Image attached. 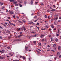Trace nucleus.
<instances>
[{
    "instance_id": "47",
    "label": "nucleus",
    "mask_w": 61,
    "mask_h": 61,
    "mask_svg": "<svg viewBox=\"0 0 61 61\" xmlns=\"http://www.w3.org/2000/svg\"><path fill=\"white\" fill-rule=\"evenodd\" d=\"M10 18H11V17H8V19H10Z\"/></svg>"
},
{
    "instance_id": "30",
    "label": "nucleus",
    "mask_w": 61,
    "mask_h": 61,
    "mask_svg": "<svg viewBox=\"0 0 61 61\" xmlns=\"http://www.w3.org/2000/svg\"><path fill=\"white\" fill-rule=\"evenodd\" d=\"M39 25V23H38V22H37V23L36 25Z\"/></svg>"
},
{
    "instance_id": "15",
    "label": "nucleus",
    "mask_w": 61,
    "mask_h": 61,
    "mask_svg": "<svg viewBox=\"0 0 61 61\" xmlns=\"http://www.w3.org/2000/svg\"><path fill=\"white\" fill-rule=\"evenodd\" d=\"M18 22H19V23H21V24H23V22H21V21L18 20Z\"/></svg>"
},
{
    "instance_id": "16",
    "label": "nucleus",
    "mask_w": 61,
    "mask_h": 61,
    "mask_svg": "<svg viewBox=\"0 0 61 61\" xmlns=\"http://www.w3.org/2000/svg\"><path fill=\"white\" fill-rule=\"evenodd\" d=\"M55 41L56 42H57L58 41V39L56 38L55 39Z\"/></svg>"
},
{
    "instance_id": "21",
    "label": "nucleus",
    "mask_w": 61,
    "mask_h": 61,
    "mask_svg": "<svg viewBox=\"0 0 61 61\" xmlns=\"http://www.w3.org/2000/svg\"><path fill=\"white\" fill-rule=\"evenodd\" d=\"M54 24L55 25H56V21H55L54 22Z\"/></svg>"
},
{
    "instance_id": "38",
    "label": "nucleus",
    "mask_w": 61,
    "mask_h": 61,
    "mask_svg": "<svg viewBox=\"0 0 61 61\" xmlns=\"http://www.w3.org/2000/svg\"><path fill=\"white\" fill-rule=\"evenodd\" d=\"M50 16H48V19H50Z\"/></svg>"
},
{
    "instance_id": "10",
    "label": "nucleus",
    "mask_w": 61,
    "mask_h": 61,
    "mask_svg": "<svg viewBox=\"0 0 61 61\" xmlns=\"http://www.w3.org/2000/svg\"><path fill=\"white\" fill-rule=\"evenodd\" d=\"M60 55V53L59 52H58L57 53V55L59 56Z\"/></svg>"
},
{
    "instance_id": "25",
    "label": "nucleus",
    "mask_w": 61,
    "mask_h": 61,
    "mask_svg": "<svg viewBox=\"0 0 61 61\" xmlns=\"http://www.w3.org/2000/svg\"><path fill=\"white\" fill-rule=\"evenodd\" d=\"M45 18H47V15H45Z\"/></svg>"
},
{
    "instance_id": "63",
    "label": "nucleus",
    "mask_w": 61,
    "mask_h": 61,
    "mask_svg": "<svg viewBox=\"0 0 61 61\" xmlns=\"http://www.w3.org/2000/svg\"><path fill=\"white\" fill-rule=\"evenodd\" d=\"M39 45H40V46H41V43H40Z\"/></svg>"
},
{
    "instance_id": "40",
    "label": "nucleus",
    "mask_w": 61,
    "mask_h": 61,
    "mask_svg": "<svg viewBox=\"0 0 61 61\" xmlns=\"http://www.w3.org/2000/svg\"><path fill=\"white\" fill-rule=\"evenodd\" d=\"M13 18H15V15H13Z\"/></svg>"
},
{
    "instance_id": "19",
    "label": "nucleus",
    "mask_w": 61,
    "mask_h": 61,
    "mask_svg": "<svg viewBox=\"0 0 61 61\" xmlns=\"http://www.w3.org/2000/svg\"><path fill=\"white\" fill-rule=\"evenodd\" d=\"M16 11V12H17V13H18V10H15Z\"/></svg>"
},
{
    "instance_id": "64",
    "label": "nucleus",
    "mask_w": 61,
    "mask_h": 61,
    "mask_svg": "<svg viewBox=\"0 0 61 61\" xmlns=\"http://www.w3.org/2000/svg\"><path fill=\"white\" fill-rule=\"evenodd\" d=\"M51 40L52 41H53V38H51Z\"/></svg>"
},
{
    "instance_id": "22",
    "label": "nucleus",
    "mask_w": 61,
    "mask_h": 61,
    "mask_svg": "<svg viewBox=\"0 0 61 61\" xmlns=\"http://www.w3.org/2000/svg\"><path fill=\"white\" fill-rule=\"evenodd\" d=\"M36 36H37V35H33V37H36Z\"/></svg>"
},
{
    "instance_id": "17",
    "label": "nucleus",
    "mask_w": 61,
    "mask_h": 61,
    "mask_svg": "<svg viewBox=\"0 0 61 61\" xmlns=\"http://www.w3.org/2000/svg\"><path fill=\"white\" fill-rule=\"evenodd\" d=\"M3 25L5 27H6V25L5 24H4Z\"/></svg>"
},
{
    "instance_id": "35",
    "label": "nucleus",
    "mask_w": 61,
    "mask_h": 61,
    "mask_svg": "<svg viewBox=\"0 0 61 61\" xmlns=\"http://www.w3.org/2000/svg\"><path fill=\"white\" fill-rule=\"evenodd\" d=\"M7 48H8V49H10V47H7Z\"/></svg>"
},
{
    "instance_id": "53",
    "label": "nucleus",
    "mask_w": 61,
    "mask_h": 61,
    "mask_svg": "<svg viewBox=\"0 0 61 61\" xmlns=\"http://www.w3.org/2000/svg\"><path fill=\"white\" fill-rule=\"evenodd\" d=\"M16 18L17 19H18L19 18V17L18 16H17Z\"/></svg>"
},
{
    "instance_id": "9",
    "label": "nucleus",
    "mask_w": 61,
    "mask_h": 61,
    "mask_svg": "<svg viewBox=\"0 0 61 61\" xmlns=\"http://www.w3.org/2000/svg\"><path fill=\"white\" fill-rule=\"evenodd\" d=\"M22 36H23V35H20L18 36V38H20V37Z\"/></svg>"
},
{
    "instance_id": "44",
    "label": "nucleus",
    "mask_w": 61,
    "mask_h": 61,
    "mask_svg": "<svg viewBox=\"0 0 61 61\" xmlns=\"http://www.w3.org/2000/svg\"><path fill=\"white\" fill-rule=\"evenodd\" d=\"M22 21L24 22V23H25V22H26L25 21V20H22Z\"/></svg>"
},
{
    "instance_id": "57",
    "label": "nucleus",
    "mask_w": 61,
    "mask_h": 61,
    "mask_svg": "<svg viewBox=\"0 0 61 61\" xmlns=\"http://www.w3.org/2000/svg\"><path fill=\"white\" fill-rule=\"evenodd\" d=\"M38 3V2H35V3L36 4H37Z\"/></svg>"
},
{
    "instance_id": "37",
    "label": "nucleus",
    "mask_w": 61,
    "mask_h": 61,
    "mask_svg": "<svg viewBox=\"0 0 61 61\" xmlns=\"http://www.w3.org/2000/svg\"><path fill=\"white\" fill-rule=\"evenodd\" d=\"M44 41L45 40L44 39H43L42 40V42H43V41Z\"/></svg>"
},
{
    "instance_id": "31",
    "label": "nucleus",
    "mask_w": 61,
    "mask_h": 61,
    "mask_svg": "<svg viewBox=\"0 0 61 61\" xmlns=\"http://www.w3.org/2000/svg\"><path fill=\"white\" fill-rule=\"evenodd\" d=\"M37 17V16H35L34 17V18H36Z\"/></svg>"
},
{
    "instance_id": "50",
    "label": "nucleus",
    "mask_w": 61,
    "mask_h": 61,
    "mask_svg": "<svg viewBox=\"0 0 61 61\" xmlns=\"http://www.w3.org/2000/svg\"><path fill=\"white\" fill-rule=\"evenodd\" d=\"M1 59H4V57H2V58H1Z\"/></svg>"
},
{
    "instance_id": "55",
    "label": "nucleus",
    "mask_w": 61,
    "mask_h": 61,
    "mask_svg": "<svg viewBox=\"0 0 61 61\" xmlns=\"http://www.w3.org/2000/svg\"><path fill=\"white\" fill-rule=\"evenodd\" d=\"M14 42H15V41H17L16 40H14Z\"/></svg>"
},
{
    "instance_id": "23",
    "label": "nucleus",
    "mask_w": 61,
    "mask_h": 61,
    "mask_svg": "<svg viewBox=\"0 0 61 61\" xmlns=\"http://www.w3.org/2000/svg\"><path fill=\"white\" fill-rule=\"evenodd\" d=\"M51 51L52 52H53V53H54V52H55V51H54L53 50H52Z\"/></svg>"
},
{
    "instance_id": "58",
    "label": "nucleus",
    "mask_w": 61,
    "mask_h": 61,
    "mask_svg": "<svg viewBox=\"0 0 61 61\" xmlns=\"http://www.w3.org/2000/svg\"><path fill=\"white\" fill-rule=\"evenodd\" d=\"M7 57H9V56H7Z\"/></svg>"
},
{
    "instance_id": "41",
    "label": "nucleus",
    "mask_w": 61,
    "mask_h": 61,
    "mask_svg": "<svg viewBox=\"0 0 61 61\" xmlns=\"http://www.w3.org/2000/svg\"><path fill=\"white\" fill-rule=\"evenodd\" d=\"M6 13H7V12H8V10H7V9L6 10Z\"/></svg>"
},
{
    "instance_id": "1",
    "label": "nucleus",
    "mask_w": 61,
    "mask_h": 61,
    "mask_svg": "<svg viewBox=\"0 0 61 61\" xmlns=\"http://www.w3.org/2000/svg\"><path fill=\"white\" fill-rule=\"evenodd\" d=\"M13 13V12L12 11H9V14L10 15H12Z\"/></svg>"
},
{
    "instance_id": "3",
    "label": "nucleus",
    "mask_w": 61,
    "mask_h": 61,
    "mask_svg": "<svg viewBox=\"0 0 61 61\" xmlns=\"http://www.w3.org/2000/svg\"><path fill=\"white\" fill-rule=\"evenodd\" d=\"M10 2H13L14 4H15V1L14 0H10Z\"/></svg>"
},
{
    "instance_id": "12",
    "label": "nucleus",
    "mask_w": 61,
    "mask_h": 61,
    "mask_svg": "<svg viewBox=\"0 0 61 61\" xmlns=\"http://www.w3.org/2000/svg\"><path fill=\"white\" fill-rule=\"evenodd\" d=\"M31 5H32V4H33V0H31Z\"/></svg>"
},
{
    "instance_id": "56",
    "label": "nucleus",
    "mask_w": 61,
    "mask_h": 61,
    "mask_svg": "<svg viewBox=\"0 0 61 61\" xmlns=\"http://www.w3.org/2000/svg\"><path fill=\"white\" fill-rule=\"evenodd\" d=\"M37 20H36L34 21V22H37Z\"/></svg>"
},
{
    "instance_id": "18",
    "label": "nucleus",
    "mask_w": 61,
    "mask_h": 61,
    "mask_svg": "<svg viewBox=\"0 0 61 61\" xmlns=\"http://www.w3.org/2000/svg\"><path fill=\"white\" fill-rule=\"evenodd\" d=\"M20 28H18L17 29V31H20Z\"/></svg>"
},
{
    "instance_id": "32",
    "label": "nucleus",
    "mask_w": 61,
    "mask_h": 61,
    "mask_svg": "<svg viewBox=\"0 0 61 61\" xmlns=\"http://www.w3.org/2000/svg\"><path fill=\"white\" fill-rule=\"evenodd\" d=\"M0 4H1V5H3L4 4V3H2L1 2H0Z\"/></svg>"
},
{
    "instance_id": "27",
    "label": "nucleus",
    "mask_w": 61,
    "mask_h": 61,
    "mask_svg": "<svg viewBox=\"0 0 61 61\" xmlns=\"http://www.w3.org/2000/svg\"><path fill=\"white\" fill-rule=\"evenodd\" d=\"M18 4H15V6H18Z\"/></svg>"
},
{
    "instance_id": "61",
    "label": "nucleus",
    "mask_w": 61,
    "mask_h": 61,
    "mask_svg": "<svg viewBox=\"0 0 61 61\" xmlns=\"http://www.w3.org/2000/svg\"><path fill=\"white\" fill-rule=\"evenodd\" d=\"M6 21H9V20L7 19L6 20Z\"/></svg>"
},
{
    "instance_id": "24",
    "label": "nucleus",
    "mask_w": 61,
    "mask_h": 61,
    "mask_svg": "<svg viewBox=\"0 0 61 61\" xmlns=\"http://www.w3.org/2000/svg\"><path fill=\"white\" fill-rule=\"evenodd\" d=\"M51 27L52 28H54V26H53V25H51Z\"/></svg>"
},
{
    "instance_id": "33",
    "label": "nucleus",
    "mask_w": 61,
    "mask_h": 61,
    "mask_svg": "<svg viewBox=\"0 0 61 61\" xmlns=\"http://www.w3.org/2000/svg\"><path fill=\"white\" fill-rule=\"evenodd\" d=\"M45 27H46V28H48V27H47V25L45 26Z\"/></svg>"
},
{
    "instance_id": "43",
    "label": "nucleus",
    "mask_w": 61,
    "mask_h": 61,
    "mask_svg": "<svg viewBox=\"0 0 61 61\" xmlns=\"http://www.w3.org/2000/svg\"><path fill=\"white\" fill-rule=\"evenodd\" d=\"M23 59H25V57H23Z\"/></svg>"
},
{
    "instance_id": "4",
    "label": "nucleus",
    "mask_w": 61,
    "mask_h": 61,
    "mask_svg": "<svg viewBox=\"0 0 61 61\" xmlns=\"http://www.w3.org/2000/svg\"><path fill=\"white\" fill-rule=\"evenodd\" d=\"M1 9L3 10H5V6H3L2 7V8Z\"/></svg>"
},
{
    "instance_id": "48",
    "label": "nucleus",
    "mask_w": 61,
    "mask_h": 61,
    "mask_svg": "<svg viewBox=\"0 0 61 61\" xmlns=\"http://www.w3.org/2000/svg\"><path fill=\"white\" fill-rule=\"evenodd\" d=\"M4 24H5L6 25H7V23H6V22Z\"/></svg>"
},
{
    "instance_id": "26",
    "label": "nucleus",
    "mask_w": 61,
    "mask_h": 61,
    "mask_svg": "<svg viewBox=\"0 0 61 61\" xmlns=\"http://www.w3.org/2000/svg\"><path fill=\"white\" fill-rule=\"evenodd\" d=\"M23 30L24 31H26V28H25L23 29Z\"/></svg>"
},
{
    "instance_id": "36",
    "label": "nucleus",
    "mask_w": 61,
    "mask_h": 61,
    "mask_svg": "<svg viewBox=\"0 0 61 61\" xmlns=\"http://www.w3.org/2000/svg\"><path fill=\"white\" fill-rule=\"evenodd\" d=\"M17 41H20V39H16Z\"/></svg>"
},
{
    "instance_id": "59",
    "label": "nucleus",
    "mask_w": 61,
    "mask_h": 61,
    "mask_svg": "<svg viewBox=\"0 0 61 61\" xmlns=\"http://www.w3.org/2000/svg\"><path fill=\"white\" fill-rule=\"evenodd\" d=\"M37 28H38V30H39V27H37Z\"/></svg>"
},
{
    "instance_id": "13",
    "label": "nucleus",
    "mask_w": 61,
    "mask_h": 61,
    "mask_svg": "<svg viewBox=\"0 0 61 61\" xmlns=\"http://www.w3.org/2000/svg\"><path fill=\"white\" fill-rule=\"evenodd\" d=\"M30 24H33V25H35V23H34L33 22H30Z\"/></svg>"
},
{
    "instance_id": "52",
    "label": "nucleus",
    "mask_w": 61,
    "mask_h": 61,
    "mask_svg": "<svg viewBox=\"0 0 61 61\" xmlns=\"http://www.w3.org/2000/svg\"><path fill=\"white\" fill-rule=\"evenodd\" d=\"M54 7H56V6H55V5H53Z\"/></svg>"
},
{
    "instance_id": "54",
    "label": "nucleus",
    "mask_w": 61,
    "mask_h": 61,
    "mask_svg": "<svg viewBox=\"0 0 61 61\" xmlns=\"http://www.w3.org/2000/svg\"><path fill=\"white\" fill-rule=\"evenodd\" d=\"M34 13H32L31 14V15H34Z\"/></svg>"
},
{
    "instance_id": "7",
    "label": "nucleus",
    "mask_w": 61,
    "mask_h": 61,
    "mask_svg": "<svg viewBox=\"0 0 61 61\" xmlns=\"http://www.w3.org/2000/svg\"><path fill=\"white\" fill-rule=\"evenodd\" d=\"M25 28V26H23L21 28V30H23Z\"/></svg>"
},
{
    "instance_id": "29",
    "label": "nucleus",
    "mask_w": 61,
    "mask_h": 61,
    "mask_svg": "<svg viewBox=\"0 0 61 61\" xmlns=\"http://www.w3.org/2000/svg\"><path fill=\"white\" fill-rule=\"evenodd\" d=\"M41 5H43L44 4L42 3H41Z\"/></svg>"
},
{
    "instance_id": "2",
    "label": "nucleus",
    "mask_w": 61,
    "mask_h": 61,
    "mask_svg": "<svg viewBox=\"0 0 61 61\" xmlns=\"http://www.w3.org/2000/svg\"><path fill=\"white\" fill-rule=\"evenodd\" d=\"M9 23L11 25H13V26H15V25L14 24V23H11V22H10V21H9Z\"/></svg>"
},
{
    "instance_id": "45",
    "label": "nucleus",
    "mask_w": 61,
    "mask_h": 61,
    "mask_svg": "<svg viewBox=\"0 0 61 61\" xmlns=\"http://www.w3.org/2000/svg\"><path fill=\"white\" fill-rule=\"evenodd\" d=\"M2 52H5V50H3L2 51Z\"/></svg>"
},
{
    "instance_id": "42",
    "label": "nucleus",
    "mask_w": 61,
    "mask_h": 61,
    "mask_svg": "<svg viewBox=\"0 0 61 61\" xmlns=\"http://www.w3.org/2000/svg\"><path fill=\"white\" fill-rule=\"evenodd\" d=\"M49 12V10H48L47 11V12Z\"/></svg>"
},
{
    "instance_id": "20",
    "label": "nucleus",
    "mask_w": 61,
    "mask_h": 61,
    "mask_svg": "<svg viewBox=\"0 0 61 61\" xmlns=\"http://www.w3.org/2000/svg\"><path fill=\"white\" fill-rule=\"evenodd\" d=\"M55 11V10L54 9H53L51 10V11Z\"/></svg>"
},
{
    "instance_id": "28",
    "label": "nucleus",
    "mask_w": 61,
    "mask_h": 61,
    "mask_svg": "<svg viewBox=\"0 0 61 61\" xmlns=\"http://www.w3.org/2000/svg\"><path fill=\"white\" fill-rule=\"evenodd\" d=\"M34 44H36V41H33Z\"/></svg>"
},
{
    "instance_id": "34",
    "label": "nucleus",
    "mask_w": 61,
    "mask_h": 61,
    "mask_svg": "<svg viewBox=\"0 0 61 61\" xmlns=\"http://www.w3.org/2000/svg\"><path fill=\"white\" fill-rule=\"evenodd\" d=\"M30 37H34V35H32L30 36Z\"/></svg>"
},
{
    "instance_id": "8",
    "label": "nucleus",
    "mask_w": 61,
    "mask_h": 61,
    "mask_svg": "<svg viewBox=\"0 0 61 61\" xmlns=\"http://www.w3.org/2000/svg\"><path fill=\"white\" fill-rule=\"evenodd\" d=\"M27 47H25V50H26V51H27Z\"/></svg>"
},
{
    "instance_id": "39",
    "label": "nucleus",
    "mask_w": 61,
    "mask_h": 61,
    "mask_svg": "<svg viewBox=\"0 0 61 61\" xmlns=\"http://www.w3.org/2000/svg\"><path fill=\"white\" fill-rule=\"evenodd\" d=\"M51 36H51V35H49V37H51Z\"/></svg>"
},
{
    "instance_id": "14",
    "label": "nucleus",
    "mask_w": 61,
    "mask_h": 61,
    "mask_svg": "<svg viewBox=\"0 0 61 61\" xmlns=\"http://www.w3.org/2000/svg\"><path fill=\"white\" fill-rule=\"evenodd\" d=\"M61 48H60V47L59 46H58V50H60Z\"/></svg>"
},
{
    "instance_id": "46",
    "label": "nucleus",
    "mask_w": 61,
    "mask_h": 61,
    "mask_svg": "<svg viewBox=\"0 0 61 61\" xmlns=\"http://www.w3.org/2000/svg\"><path fill=\"white\" fill-rule=\"evenodd\" d=\"M59 58H61V55H60L59 56Z\"/></svg>"
},
{
    "instance_id": "49",
    "label": "nucleus",
    "mask_w": 61,
    "mask_h": 61,
    "mask_svg": "<svg viewBox=\"0 0 61 61\" xmlns=\"http://www.w3.org/2000/svg\"><path fill=\"white\" fill-rule=\"evenodd\" d=\"M27 3V2H25V3H24V4H25V5H26V4Z\"/></svg>"
},
{
    "instance_id": "51",
    "label": "nucleus",
    "mask_w": 61,
    "mask_h": 61,
    "mask_svg": "<svg viewBox=\"0 0 61 61\" xmlns=\"http://www.w3.org/2000/svg\"><path fill=\"white\" fill-rule=\"evenodd\" d=\"M48 47H50V46L48 45L47 46Z\"/></svg>"
},
{
    "instance_id": "60",
    "label": "nucleus",
    "mask_w": 61,
    "mask_h": 61,
    "mask_svg": "<svg viewBox=\"0 0 61 61\" xmlns=\"http://www.w3.org/2000/svg\"><path fill=\"white\" fill-rule=\"evenodd\" d=\"M15 4H16L17 3V1H16L15 2Z\"/></svg>"
},
{
    "instance_id": "62",
    "label": "nucleus",
    "mask_w": 61,
    "mask_h": 61,
    "mask_svg": "<svg viewBox=\"0 0 61 61\" xmlns=\"http://www.w3.org/2000/svg\"><path fill=\"white\" fill-rule=\"evenodd\" d=\"M31 50L30 49L29 50V52H31Z\"/></svg>"
},
{
    "instance_id": "11",
    "label": "nucleus",
    "mask_w": 61,
    "mask_h": 61,
    "mask_svg": "<svg viewBox=\"0 0 61 61\" xmlns=\"http://www.w3.org/2000/svg\"><path fill=\"white\" fill-rule=\"evenodd\" d=\"M56 46V45L55 44H54L53 46V47H55Z\"/></svg>"
},
{
    "instance_id": "5",
    "label": "nucleus",
    "mask_w": 61,
    "mask_h": 61,
    "mask_svg": "<svg viewBox=\"0 0 61 61\" xmlns=\"http://www.w3.org/2000/svg\"><path fill=\"white\" fill-rule=\"evenodd\" d=\"M44 36H45V35H41V36H40V37H41V38H42V37H44Z\"/></svg>"
},
{
    "instance_id": "6",
    "label": "nucleus",
    "mask_w": 61,
    "mask_h": 61,
    "mask_svg": "<svg viewBox=\"0 0 61 61\" xmlns=\"http://www.w3.org/2000/svg\"><path fill=\"white\" fill-rule=\"evenodd\" d=\"M6 33H8V34H10V31L8 30H7V31Z\"/></svg>"
}]
</instances>
